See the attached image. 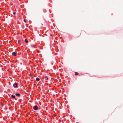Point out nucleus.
<instances>
[{
  "mask_svg": "<svg viewBox=\"0 0 123 123\" xmlns=\"http://www.w3.org/2000/svg\"><path fill=\"white\" fill-rule=\"evenodd\" d=\"M11 97L13 98H15V96H14L13 95H12L11 96Z\"/></svg>",
  "mask_w": 123,
  "mask_h": 123,
  "instance_id": "obj_6",
  "label": "nucleus"
},
{
  "mask_svg": "<svg viewBox=\"0 0 123 123\" xmlns=\"http://www.w3.org/2000/svg\"><path fill=\"white\" fill-rule=\"evenodd\" d=\"M12 55L14 56H15L16 55V53L15 52H13L12 53Z\"/></svg>",
  "mask_w": 123,
  "mask_h": 123,
  "instance_id": "obj_3",
  "label": "nucleus"
},
{
  "mask_svg": "<svg viewBox=\"0 0 123 123\" xmlns=\"http://www.w3.org/2000/svg\"><path fill=\"white\" fill-rule=\"evenodd\" d=\"M75 75H77L78 74V73L77 72H75Z\"/></svg>",
  "mask_w": 123,
  "mask_h": 123,
  "instance_id": "obj_8",
  "label": "nucleus"
},
{
  "mask_svg": "<svg viewBox=\"0 0 123 123\" xmlns=\"http://www.w3.org/2000/svg\"><path fill=\"white\" fill-rule=\"evenodd\" d=\"M45 77H46V80H48V78L46 76Z\"/></svg>",
  "mask_w": 123,
  "mask_h": 123,
  "instance_id": "obj_11",
  "label": "nucleus"
},
{
  "mask_svg": "<svg viewBox=\"0 0 123 123\" xmlns=\"http://www.w3.org/2000/svg\"><path fill=\"white\" fill-rule=\"evenodd\" d=\"M53 25L54 27H55V26L54 25V24H53Z\"/></svg>",
  "mask_w": 123,
  "mask_h": 123,
  "instance_id": "obj_14",
  "label": "nucleus"
},
{
  "mask_svg": "<svg viewBox=\"0 0 123 123\" xmlns=\"http://www.w3.org/2000/svg\"><path fill=\"white\" fill-rule=\"evenodd\" d=\"M15 95L16 96H19L20 95L19 93H16L15 94Z\"/></svg>",
  "mask_w": 123,
  "mask_h": 123,
  "instance_id": "obj_5",
  "label": "nucleus"
},
{
  "mask_svg": "<svg viewBox=\"0 0 123 123\" xmlns=\"http://www.w3.org/2000/svg\"><path fill=\"white\" fill-rule=\"evenodd\" d=\"M13 14L15 15L16 14V13L15 12H13Z\"/></svg>",
  "mask_w": 123,
  "mask_h": 123,
  "instance_id": "obj_12",
  "label": "nucleus"
},
{
  "mask_svg": "<svg viewBox=\"0 0 123 123\" xmlns=\"http://www.w3.org/2000/svg\"><path fill=\"white\" fill-rule=\"evenodd\" d=\"M36 80L37 81H38L40 79L38 78L37 77L36 78Z\"/></svg>",
  "mask_w": 123,
  "mask_h": 123,
  "instance_id": "obj_4",
  "label": "nucleus"
},
{
  "mask_svg": "<svg viewBox=\"0 0 123 123\" xmlns=\"http://www.w3.org/2000/svg\"><path fill=\"white\" fill-rule=\"evenodd\" d=\"M9 85H10L11 83L10 82H9Z\"/></svg>",
  "mask_w": 123,
  "mask_h": 123,
  "instance_id": "obj_13",
  "label": "nucleus"
},
{
  "mask_svg": "<svg viewBox=\"0 0 123 123\" xmlns=\"http://www.w3.org/2000/svg\"><path fill=\"white\" fill-rule=\"evenodd\" d=\"M0 104L1 105V106H2V107L4 105L2 103H1Z\"/></svg>",
  "mask_w": 123,
  "mask_h": 123,
  "instance_id": "obj_9",
  "label": "nucleus"
},
{
  "mask_svg": "<svg viewBox=\"0 0 123 123\" xmlns=\"http://www.w3.org/2000/svg\"><path fill=\"white\" fill-rule=\"evenodd\" d=\"M31 46H32V45H31Z\"/></svg>",
  "mask_w": 123,
  "mask_h": 123,
  "instance_id": "obj_16",
  "label": "nucleus"
},
{
  "mask_svg": "<svg viewBox=\"0 0 123 123\" xmlns=\"http://www.w3.org/2000/svg\"><path fill=\"white\" fill-rule=\"evenodd\" d=\"M18 85V84L16 83H15L13 85V86L14 88H16L17 87Z\"/></svg>",
  "mask_w": 123,
  "mask_h": 123,
  "instance_id": "obj_2",
  "label": "nucleus"
},
{
  "mask_svg": "<svg viewBox=\"0 0 123 123\" xmlns=\"http://www.w3.org/2000/svg\"><path fill=\"white\" fill-rule=\"evenodd\" d=\"M23 21L25 22H26L25 19H24Z\"/></svg>",
  "mask_w": 123,
  "mask_h": 123,
  "instance_id": "obj_10",
  "label": "nucleus"
},
{
  "mask_svg": "<svg viewBox=\"0 0 123 123\" xmlns=\"http://www.w3.org/2000/svg\"><path fill=\"white\" fill-rule=\"evenodd\" d=\"M33 109L34 110H37L38 109V107L37 105L34 106L33 107Z\"/></svg>",
  "mask_w": 123,
  "mask_h": 123,
  "instance_id": "obj_1",
  "label": "nucleus"
},
{
  "mask_svg": "<svg viewBox=\"0 0 123 123\" xmlns=\"http://www.w3.org/2000/svg\"><path fill=\"white\" fill-rule=\"evenodd\" d=\"M15 99L16 100H17V99L16 98H15Z\"/></svg>",
  "mask_w": 123,
  "mask_h": 123,
  "instance_id": "obj_15",
  "label": "nucleus"
},
{
  "mask_svg": "<svg viewBox=\"0 0 123 123\" xmlns=\"http://www.w3.org/2000/svg\"><path fill=\"white\" fill-rule=\"evenodd\" d=\"M25 42L26 43H27L28 42V40H27L26 39H25Z\"/></svg>",
  "mask_w": 123,
  "mask_h": 123,
  "instance_id": "obj_7",
  "label": "nucleus"
}]
</instances>
